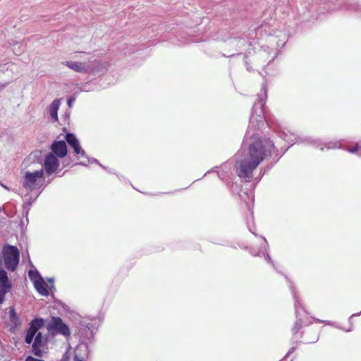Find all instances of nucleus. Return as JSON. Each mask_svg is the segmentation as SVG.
Returning <instances> with one entry per match:
<instances>
[{"label":"nucleus","instance_id":"11","mask_svg":"<svg viewBox=\"0 0 361 361\" xmlns=\"http://www.w3.org/2000/svg\"><path fill=\"white\" fill-rule=\"evenodd\" d=\"M264 118V113L262 106H260L259 108H257L256 106H255V109L250 117V126L259 127L260 125H263Z\"/></svg>","mask_w":361,"mask_h":361},{"label":"nucleus","instance_id":"1","mask_svg":"<svg viewBox=\"0 0 361 361\" xmlns=\"http://www.w3.org/2000/svg\"><path fill=\"white\" fill-rule=\"evenodd\" d=\"M273 147L270 140H262L257 135L246 141L242 152L236 160V168L240 178H250L252 171L257 168L264 157Z\"/></svg>","mask_w":361,"mask_h":361},{"label":"nucleus","instance_id":"20","mask_svg":"<svg viewBox=\"0 0 361 361\" xmlns=\"http://www.w3.org/2000/svg\"><path fill=\"white\" fill-rule=\"evenodd\" d=\"M48 281H49V282H50L51 283H53V279H48Z\"/></svg>","mask_w":361,"mask_h":361},{"label":"nucleus","instance_id":"10","mask_svg":"<svg viewBox=\"0 0 361 361\" xmlns=\"http://www.w3.org/2000/svg\"><path fill=\"white\" fill-rule=\"evenodd\" d=\"M43 324L44 320L42 319H37L32 322L25 336V342L27 343H30L32 341L33 337Z\"/></svg>","mask_w":361,"mask_h":361},{"label":"nucleus","instance_id":"16","mask_svg":"<svg viewBox=\"0 0 361 361\" xmlns=\"http://www.w3.org/2000/svg\"><path fill=\"white\" fill-rule=\"evenodd\" d=\"M108 67V63L106 62L104 63H98L95 65H93L92 63V70L90 73H96L101 72L102 71L106 70Z\"/></svg>","mask_w":361,"mask_h":361},{"label":"nucleus","instance_id":"9","mask_svg":"<svg viewBox=\"0 0 361 361\" xmlns=\"http://www.w3.org/2000/svg\"><path fill=\"white\" fill-rule=\"evenodd\" d=\"M73 361H86L88 357L87 345L81 343L73 350Z\"/></svg>","mask_w":361,"mask_h":361},{"label":"nucleus","instance_id":"12","mask_svg":"<svg viewBox=\"0 0 361 361\" xmlns=\"http://www.w3.org/2000/svg\"><path fill=\"white\" fill-rule=\"evenodd\" d=\"M51 327L63 336H68L71 334L68 326L63 323L62 320L59 317H54L52 319Z\"/></svg>","mask_w":361,"mask_h":361},{"label":"nucleus","instance_id":"15","mask_svg":"<svg viewBox=\"0 0 361 361\" xmlns=\"http://www.w3.org/2000/svg\"><path fill=\"white\" fill-rule=\"evenodd\" d=\"M42 334L40 332H39L36 335L35 340H34L33 345H32L34 354L37 356L42 355L41 350L39 349V347L42 345Z\"/></svg>","mask_w":361,"mask_h":361},{"label":"nucleus","instance_id":"18","mask_svg":"<svg viewBox=\"0 0 361 361\" xmlns=\"http://www.w3.org/2000/svg\"><path fill=\"white\" fill-rule=\"evenodd\" d=\"M75 101V99L74 98H70L68 100V105L69 106H71L72 104Z\"/></svg>","mask_w":361,"mask_h":361},{"label":"nucleus","instance_id":"6","mask_svg":"<svg viewBox=\"0 0 361 361\" xmlns=\"http://www.w3.org/2000/svg\"><path fill=\"white\" fill-rule=\"evenodd\" d=\"M63 64L72 71L79 73H90L92 70V61H67L63 62Z\"/></svg>","mask_w":361,"mask_h":361},{"label":"nucleus","instance_id":"3","mask_svg":"<svg viewBox=\"0 0 361 361\" xmlns=\"http://www.w3.org/2000/svg\"><path fill=\"white\" fill-rule=\"evenodd\" d=\"M2 253L6 269L14 271L19 262V251L17 247L6 245L3 248Z\"/></svg>","mask_w":361,"mask_h":361},{"label":"nucleus","instance_id":"13","mask_svg":"<svg viewBox=\"0 0 361 361\" xmlns=\"http://www.w3.org/2000/svg\"><path fill=\"white\" fill-rule=\"evenodd\" d=\"M51 150L59 157L63 158L67 154V147L64 141H56L51 145Z\"/></svg>","mask_w":361,"mask_h":361},{"label":"nucleus","instance_id":"7","mask_svg":"<svg viewBox=\"0 0 361 361\" xmlns=\"http://www.w3.org/2000/svg\"><path fill=\"white\" fill-rule=\"evenodd\" d=\"M59 166V159L51 153L47 154L44 159V168L46 173L51 175L55 173Z\"/></svg>","mask_w":361,"mask_h":361},{"label":"nucleus","instance_id":"4","mask_svg":"<svg viewBox=\"0 0 361 361\" xmlns=\"http://www.w3.org/2000/svg\"><path fill=\"white\" fill-rule=\"evenodd\" d=\"M66 138L67 142L74 149L78 159L80 160V164L86 166L90 163V160L85 156V152L80 147L76 137L73 134L68 133L66 135Z\"/></svg>","mask_w":361,"mask_h":361},{"label":"nucleus","instance_id":"8","mask_svg":"<svg viewBox=\"0 0 361 361\" xmlns=\"http://www.w3.org/2000/svg\"><path fill=\"white\" fill-rule=\"evenodd\" d=\"M11 284L4 270H0V304L4 302L5 295L9 291Z\"/></svg>","mask_w":361,"mask_h":361},{"label":"nucleus","instance_id":"5","mask_svg":"<svg viewBox=\"0 0 361 361\" xmlns=\"http://www.w3.org/2000/svg\"><path fill=\"white\" fill-rule=\"evenodd\" d=\"M28 276L39 294L43 296L49 295V286L36 269H30L28 271Z\"/></svg>","mask_w":361,"mask_h":361},{"label":"nucleus","instance_id":"19","mask_svg":"<svg viewBox=\"0 0 361 361\" xmlns=\"http://www.w3.org/2000/svg\"><path fill=\"white\" fill-rule=\"evenodd\" d=\"M357 149V146L355 148V149H350L349 151L352 153L355 152Z\"/></svg>","mask_w":361,"mask_h":361},{"label":"nucleus","instance_id":"14","mask_svg":"<svg viewBox=\"0 0 361 361\" xmlns=\"http://www.w3.org/2000/svg\"><path fill=\"white\" fill-rule=\"evenodd\" d=\"M61 105L59 99H54L49 106V113L54 121L58 120V110Z\"/></svg>","mask_w":361,"mask_h":361},{"label":"nucleus","instance_id":"2","mask_svg":"<svg viewBox=\"0 0 361 361\" xmlns=\"http://www.w3.org/2000/svg\"><path fill=\"white\" fill-rule=\"evenodd\" d=\"M45 183V176L42 168L27 169L22 172V185L28 190H38Z\"/></svg>","mask_w":361,"mask_h":361},{"label":"nucleus","instance_id":"17","mask_svg":"<svg viewBox=\"0 0 361 361\" xmlns=\"http://www.w3.org/2000/svg\"><path fill=\"white\" fill-rule=\"evenodd\" d=\"M9 314H10V317H11V320L13 321L16 317V314L15 310L13 307L9 308Z\"/></svg>","mask_w":361,"mask_h":361}]
</instances>
